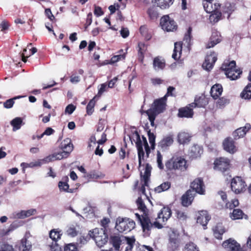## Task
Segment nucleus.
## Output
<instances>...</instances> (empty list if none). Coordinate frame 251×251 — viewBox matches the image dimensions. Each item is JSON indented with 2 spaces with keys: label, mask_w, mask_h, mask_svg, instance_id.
I'll return each instance as SVG.
<instances>
[{
  "label": "nucleus",
  "mask_w": 251,
  "mask_h": 251,
  "mask_svg": "<svg viewBox=\"0 0 251 251\" xmlns=\"http://www.w3.org/2000/svg\"><path fill=\"white\" fill-rule=\"evenodd\" d=\"M60 148L62 151L67 152L69 154L73 151V146L71 143V140L69 138H66L61 143Z\"/></svg>",
  "instance_id": "obj_26"
},
{
  "label": "nucleus",
  "mask_w": 251,
  "mask_h": 251,
  "mask_svg": "<svg viewBox=\"0 0 251 251\" xmlns=\"http://www.w3.org/2000/svg\"><path fill=\"white\" fill-rule=\"evenodd\" d=\"M90 239V237L88 236H81L79 237L78 242L79 244L81 245H84L87 243L88 240Z\"/></svg>",
  "instance_id": "obj_63"
},
{
  "label": "nucleus",
  "mask_w": 251,
  "mask_h": 251,
  "mask_svg": "<svg viewBox=\"0 0 251 251\" xmlns=\"http://www.w3.org/2000/svg\"><path fill=\"white\" fill-rule=\"evenodd\" d=\"M136 217L140 222L144 232H148L153 227L158 229L162 228L163 225L159 222L156 221L151 222L149 218L146 215H140L137 213L135 214Z\"/></svg>",
  "instance_id": "obj_5"
},
{
  "label": "nucleus",
  "mask_w": 251,
  "mask_h": 251,
  "mask_svg": "<svg viewBox=\"0 0 251 251\" xmlns=\"http://www.w3.org/2000/svg\"><path fill=\"white\" fill-rule=\"evenodd\" d=\"M165 166L169 170H177L182 172L186 171L188 167L187 161L181 156H173L166 162Z\"/></svg>",
  "instance_id": "obj_4"
},
{
  "label": "nucleus",
  "mask_w": 251,
  "mask_h": 251,
  "mask_svg": "<svg viewBox=\"0 0 251 251\" xmlns=\"http://www.w3.org/2000/svg\"><path fill=\"white\" fill-rule=\"evenodd\" d=\"M149 16L151 19H155L157 18L158 16V13L156 11V8L152 7L148 10V11Z\"/></svg>",
  "instance_id": "obj_54"
},
{
  "label": "nucleus",
  "mask_w": 251,
  "mask_h": 251,
  "mask_svg": "<svg viewBox=\"0 0 251 251\" xmlns=\"http://www.w3.org/2000/svg\"><path fill=\"white\" fill-rule=\"evenodd\" d=\"M222 92V85L219 84H215L211 88V96L214 99H217L221 95Z\"/></svg>",
  "instance_id": "obj_27"
},
{
  "label": "nucleus",
  "mask_w": 251,
  "mask_h": 251,
  "mask_svg": "<svg viewBox=\"0 0 251 251\" xmlns=\"http://www.w3.org/2000/svg\"><path fill=\"white\" fill-rule=\"evenodd\" d=\"M105 175L103 173L100 172L96 171H92L90 172L88 175L87 177L93 179H100L103 178Z\"/></svg>",
  "instance_id": "obj_42"
},
{
  "label": "nucleus",
  "mask_w": 251,
  "mask_h": 251,
  "mask_svg": "<svg viewBox=\"0 0 251 251\" xmlns=\"http://www.w3.org/2000/svg\"><path fill=\"white\" fill-rule=\"evenodd\" d=\"M138 57L139 59L142 62L144 58V54L146 52L147 50V46L146 45L140 42L138 44Z\"/></svg>",
  "instance_id": "obj_38"
},
{
  "label": "nucleus",
  "mask_w": 251,
  "mask_h": 251,
  "mask_svg": "<svg viewBox=\"0 0 251 251\" xmlns=\"http://www.w3.org/2000/svg\"><path fill=\"white\" fill-rule=\"evenodd\" d=\"M62 233V230L58 229H52L50 232V237L54 242H57L61 238Z\"/></svg>",
  "instance_id": "obj_34"
},
{
  "label": "nucleus",
  "mask_w": 251,
  "mask_h": 251,
  "mask_svg": "<svg viewBox=\"0 0 251 251\" xmlns=\"http://www.w3.org/2000/svg\"><path fill=\"white\" fill-rule=\"evenodd\" d=\"M214 235L215 238L218 239H222V235L225 232L224 230L222 227H219L218 226L215 227L213 229Z\"/></svg>",
  "instance_id": "obj_51"
},
{
  "label": "nucleus",
  "mask_w": 251,
  "mask_h": 251,
  "mask_svg": "<svg viewBox=\"0 0 251 251\" xmlns=\"http://www.w3.org/2000/svg\"><path fill=\"white\" fill-rule=\"evenodd\" d=\"M229 160L226 158L220 157L214 162V169L222 172L226 171L229 166Z\"/></svg>",
  "instance_id": "obj_12"
},
{
  "label": "nucleus",
  "mask_w": 251,
  "mask_h": 251,
  "mask_svg": "<svg viewBox=\"0 0 251 251\" xmlns=\"http://www.w3.org/2000/svg\"><path fill=\"white\" fill-rule=\"evenodd\" d=\"M50 251H60V248L56 242L52 243L51 245H50Z\"/></svg>",
  "instance_id": "obj_64"
},
{
  "label": "nucleus",
  "mask_w": 251,
  "mask_h": 251,
  "mask_svg": "<svg viewBox=\"0 0 251 251\" xmlns=\"http://www.w3.org/2000/svg\"><path fill=\"white\" fill-rule=\"evenodd\" d=\"M210 218L206 211H201L199 213V215L197 219V223L203 226L204 229H205V226L207 224V222L210 220Z\"/></svg>",
  "instance_id": "obj_21"
},
{
  "label": "nucleus",
  "mask_w": 251,
  "mask_h": 251,
  "mask_svg": "<svg viewBox=\"0 0 251 251\" xmlns=\"http://www.w3.org/2000/svg\"><path fill=\"white\" fill-rule=\"evenodd\" d=\"M221 39L217 33H213L211 36L209 42L206 45V48L209 49L213 47L214 46L220 43Z\"/></svg>",
  "instance_id": "obj_31"
},
{
  "label": "nucleus",
  "mask_w": 251,
  "mask_h": 251,
  "mask_svg": "<svg viewBox=\"0 0 251 251\" xmlns=\"http://www.w3.org/2000/svg\"><path fill=\"white\" fill-rule=\"evenodd\" d=\"M68 180V177L66 176L64 178V181H60L58 182V187L60 191H63L67 193L73 192V190L72 189H69V185L67 182Z\"/></svg>",
  "instance_id": "obj_28"
},
{
  "label": "nucleus",
  "mask_w": 251,
  "mask_h": 251,
  "mask_svg": "<svg viewBox=\"0 0 251 251\" xmlns=\"http://www.w3.org/2000/svg\"><path fill=\"white\" fill-rule=\"evenodd\" d=\"M191 188L196 193L203 195L205 192L204 185L202 180L200 178L195 179L191 184Z\"/></svg>",
  "instance_id": "obj_15"
},
{
  "label": "nucleus",
  "mask_w": 251,
  "mask_h": 251,
  "mask_svg": "<svg viewBox=\"0 0 251 251\" xmlns=\"http://www.w3.org/2000/svg\"><path fill=\"white\" fill-rule=\"evenodd\" d=\"M24 97L25 96H18L14 97V98H13L12 99L7 100L3 103L4 107L5 108H7V109H9V108H12L14 104L15 100L22 98Z\"/></svg>",
  "instance_id": "obj_40"
},
{
  "label": "nucleus",
  "mask_w": 251,
  "mask_h": 251,
  "mask_svg": "<svg viewBox=\"0 0 251 251\" xmlns=\"http://www.w3.org/2000/svg\"><path fill=\"white\" fill-rule=\"evenodd\" d=\"M229 103V100L224 97H222L219 99L216 102V106L219 108L222 109L224 108Z\"/></svg>",
  "instance_id": "obj_47"
},
{
  "label": "nucleus",
  "mask_w": 251,
  "mask_h": 251,
  "mask_svg": "<svg viewBox=\"0 0 251 251\" xmlns=\"http://www.w3.org/2000/svg\"><path fill=\"white\" fill-rule=\"evenodd\" d=\"M160 25L162 28L167 31H173L177 28L176 22L168 15L164 16L161 18Z\"/></svg>",
  "instance_id": "obj_9"
},
{
  "label": "nucleus",
  "mask_w": 251,
  "mask_h": 251,
  "mask_svg": "<svg viewBox=\"0 0 251 251\" xmlns=\"http://www.w3.org/2000/svg\"><path fill=\"white\" fill-rule=\"evenodd\" d=\"M31 248V245L27 243V241L26 238H23L21 240V246L20 250L22 251H29Z\"/></svg>",
  "instance_id": "obj_52"
},
{
  "label": "nucleus",
  "mask_w": 251,
  "mask_h": 251,
  "mask_svg": "<svg viewBox=\"0 0 251 251\" xmlns=\"http://www.w3.org/2000/svg\"><path fill=\"white\" fill-rule=\"evenodd\" d=\"M125 58V55L124 54H123V55L120 54V55H115L112 57V58L111 59V62L112 63H114L117 62L118 61H119V60L124 59Z\"/></svg>",
  "instance_id": "obj_62"
},
{
  "label": "nucleus",
  "mask_w": 251,
  "mask_h": 251,
  "mask_svg": "<svg viewBox=\"0 0 251 251\" xmlns=\"http://www.w3.org/2000/svg\"><path fill=\"white\" fill-rule=\"evenodd\" d=\"M154 3L161 9L168 8L173 3L174 0H154Z\"/></svg>",
  "instance_id": "obj_35"
},
{
  "label": "nucleus",
  "mask_w": 251,
  "mask_h": 251,
  "mask_svg": "<svg viewBox=\"0 0 251 251\" xmlns=\"http://www.w3.org/2000/svg\"><path fill=\"white\" fill-rule=\"evenodd\" d=\"M172 212L171 209L168 207H163L158 213L157 221L162 224V223L166 222L171 217Z\"/></svg>",
  "instance_id": "obj_16"
},
{
  "label": "nucleus",
  "mask_w": 251,
  "mask_h": 251,
  "mask_svg": "<svg viewBox=\"0 0 251 251\" xmlns=\"http://www.w3.org/2000/svg\"><path fill=\"white\" fill-rule=\"evenodd\" d=\"M221 69L225 72V75L230 80L237 79L242 72L240 69H237L235 61H226L223 64Z\"/></svg>",
  "instance_id": "obj_3"
},
{
  "label": "nucleus",
  "mask_w": 251,
  "mask_h": 251,
  "mask_svg": "<svg viewBox=\"0 0 251 251\" xmlns=\"http://www.w3.org/2000/svg\"><path fill=\"white\" fill-rule=\"evenodd\" d=\"M99 136L98 135V133H95L94 135L91 136L90 139V143L89 144V147L91 148L92 146V144L94 145H96L97 143V138H98Z\"/></svg>",
  "instance_id": "obj_60"
},
{
  "label": "nucleus",
  "mask_w": 251,
  "mask_h": 251,
  "mask_svg": "<svg viewBox=\"0 0 251 251\" xmlns=\"http://www.w3.org/2000/svg\"><path fill=\"white\" fill-rule=\"evenodd\" d=\"M222 246L229 251H245L235 240L231 239L224 242Z\"/></svg>",
  "instance_id": "obj_13"
},
{
  "label": "nucleus",
  "mask_w": 251,
  "mask_h": 251,
  "mask_svg": "<svg viewBox=\"0 0 251 251\" xmlns=\"http://www.w3.org/2000/svg\"><path fill=\"white\" fill-rule=\"evenodd\" d=\"M0 251H14L13 247L10 245L0 243Z\"/></svg>",
  "instance_id": "obj_55"
},
{
  "label": "nucleus",
  "mask_w": 251,
  "mask_h": 251,
  "mask_svg": "<svg viewBox=\"0 0 251 251\" xmlns=\"http://www.w3.org/2000/svg\"><path fill=\"white\" fill-rule=\"evenodd\" d=\"M223 145L224 150L230 153L233 154L237 151L234 141L231 138L225 139L223 141Z\"/></svg>",
  "instance_id": "obj_19"
},
{
  "label": "nucleus",
  "mask_w": 251,
  "mask_h": 251,
  "mask_svg": "<svg viewBox=\"0 0 251 251\" xmlns=\"http://www.w3.org/2000/svg\"><path fill=\"white\" fill-rule=\"evenodd\" d=\"M184 248L186 251H199V249L197 245L192 242L187 243Z\"/></svg>",
  "instance_id": "obj_50"
},
{
  "label": "nucleus",
  "mask_w": 251,
  "mask_h": 251,
  "mask_svg": "<svg viewBox=\"0 0 251 251\" xmlns=\"http://www.w3.org/2000/svg\"><path fill=\"white\" fill-rule=\"evenodd\" d=\"M126 238V237L120 236L119 235H112L110 236L109 242L116 251H119L120 250V245L122 243L125 242Z\"/></svg>",
  "instance_id": "obj_14"
},
{
  "label": "nucleus",
  "mask_w": 251,
  "mask_h": 251,
  "mask_svg": "<svg viewBox=\"0 0 251 251\" xmlns=\"http://www.w3.org/2000/svg\"><path fill=\"white\" fill-rule=\"evenodd\" d=\"M241 97L244 99L251 98V84H249L243 90L241 94Z\"/></svg>",
  "instance_id": "obj_39"
},
{
  "label": "nucleus",
  "mask_w": 251,
  "mask_h": 251,
  "mask_svg": "<svg viewBox=\"0 0 251 251\" xmlns=\"http://www.w3.org/2000/svg\"><path fill=\"white\" fill-rule=\"evenodd\" d=\"M243 213L239 209H235L233 210L230 217L233 220L240 219L243 218Z\"/></svg>",
  "instance_id": "obj_48"
},
{
  "label": "nucleus",
  "mask_w": 251,
  "mask_h": 251,
  "mask_svg": "<svg viewBox=\"0 0 251 251\" xmlns=\"http://www.w3.org/2000/svg\"><path fill=\"white\" fill-rule=\"evenodd\" d=\"M23 124V120L20 117H16L10 122V125L12 126L13 131L20 129Z\"/></svg>",
  "instance_id": "obj_36"
},
{
  "label": "nucleus",
  "mask_w": 251,
  "mask_h": 251,
  "mask_svg": "<svg viewBox=\"0 0 251 251\" xmlns=\"http://www.w3.org/2000/svg\"><path fill=\"white\" fill-rule=\"evenodd\" d=\"M136 203L138 209L144 213L146 209V206L141 198H138L136 201Z\"/></svg>",
  "instance_id": "obj_56"
},
{
  "label": "nucleus",
  "mask_w": 251,
  "mask_h": 251,
  "mask_svg": "<svg viewBox=\"0 0 251 251\" xmlns=\"http://www.w3.org/2000/svg\"><path fill=\"white\" fill-rule=\"evenodd\" d=\"M96 96L94 97L92 100H90L89 102L86 107V112L88 115H91L94 112V106L96 103Z\"/></svg>",
  "instance_id": "obj_43"
},
{
  "label": "nucleus",
  "mask_w": 251,
  "mask_h": 251,
  "mask_svg": "<svg viewBox=\"0 0 251 251\" xmlns=\"http://www.w3.org/2000/svg\"><path fill=\"white\" fill-rule=\"evenodd\" d=\"M173 139L171 136H167L162 139L158 144V147L165 150L173 143Z\"/></svg>",
  "instance_id": "obj_30"
},
{
  "label": "nucleus",
  "mask_w": 251,
  "mask_h": 251,
  "mask_svg": "<svg viewBox=\"0 0 251 251\" xmlns=\"http://www.w3.org/2000/svg\"><path fill=\"white\" fill-rule=\"evenodd\" d=\"M133 221L128 218H118L116 220L115 228L120 232H128L135 227Z\"/></svg>",
  "instance_id": "obj_8"
},
{
  "label": "nucleus",
  "mask_w": 251,
  "mask_h": 251,
  "mask_svg": "<svg viewBox=\"0 0 251 251\" xmlns=\"http://www.w3.org/2000/svg\"><path fill=\"white\" fill-rule=\"evenodd\" d=\"M202 152L203 149L201 146L194 145L191 148L189 155L191 158L195 159L200 157Z\"/></svg>",
  "instance_id": "obj_23"
},
{
  "label": "nucleus",
  "mask_w": 251,
  "mask_h": 251,
  "mask_svg": "<svg viewBox=\"0 0 251 251\" xmlns=\"http://www.w3.org/2000/svg\"><path fill=\"white\" fill-rule=\"evenodd\" d=\"M191 136L185 132H180L177 136L178 142L181 144H187L190 141Z\"/></svg>",
  "instance_id": "obj_32"
},
{
  "label": "nucleus",
  "mask_w": 251,
  "mask_h": 251,
  "mask_svg": "<svg viewBox=\"0 0 251 251\" xmlns=\"http://www.w3.org/2000/svg\"><path fill=\"white\" fill-rule=\"evenodd\" d=\"M108 86L105 83H103L100 85V87L99 89L97 96L100 97L104 92L107 90Z\"/></svg>",
  "instance_id": "obj_61"
},
{
  "label": "nucleus",
  "mask_w": 251,
  "mask_h": 251,
  "mask_svg": "<svg viewBox=\"0 0 251 251\" xmlns=\"http://www.w3.org/2000/svg\"><path fill=\"white\" fill-rule=\"evenodd\" d=\"M66 152H67L62 151V152L52 154V155L54 157V161L56 160H61L64 158L67 157L69 154Z\"/></svg>",
  "instance_id": "obj_53"
},
{
  "label": "nucleus",
  "mask_w": 251,
  "mask_h": 251,
  "mask_svg": "<svg viewBox=\"0 0 251 251\" xmlns=\"http://www.w3.org/2000/svg\"><path fill=\"white\" fill-rule=\"evenodd\" d=\"M41 165L48 163L50 162L54 161V157L52 154L49 155L42 159H40Z\"/></svg>",
  "instance_id": "obj_59"
},
{
  "label": "nucleus",
  "mask_w": 251,
  "mask_h": 251,
  "mask_svg": "<svg viewBox=\"0 0 251 251\" xmlns=\"http://www.w3.org/2000/svg\"><path fill=\"white\" fill-rule=\"evenodd\" d=\"M195 197L193 191H187L181 197V203L184 206L190 205L193 201Z\"/></svg>",
  "instance_id": "obj_18"
},
{
  "label": "nucleus",
  "mask_w": 251,
  "mask_h": 251,
  "mask_svg": "<svg viewBox=\"0 0 251 251\" xmlns=\"http://www.w3.org/2000/svg\"><path fill=\"white\" fill-rule=\"evenodd\" d=\"M78 232L76 226L74 225L68 226L66 230L67 234L72 237L76 236L77 235Z\"/></svg>",
  "instance_id": "obj_41"
},
{
  "label": "nucleus",
  "mask_w": 251,
  "mask_h": 251,
  "mask_svg": "<svg viewBox=\"0 0 251 251\" xmlns=\"http://www.w3.org/2000/svg\"><path fill=\"white\" fill-rule=\"evenodd\" d=\"M165 67V61L160 57H156L153 61V67L155 71L162 70Z\"/></svg>",
  "instance_id": "obj_25"
},
{
  "label": "nucleus",
  "mask_w": 251,
  "mask_h": 251,
  "mask_svg": "<svg viewBox=\"0 0 251 251\" xmlns=\"http://www.w3.org/2000/svg\"><path fill=\"white\" fill-rule=\"evenodd\" d=\"M203 8L205 12L210 14L209 19L211 23L218 22L221 17V12L219 11L220 5L215 0H203Z\"/></svg>",
  "instance_id": "obj_2"
},
{
  "label": "nucleus",
  "mask_w": 251,
  "mask_h": 251,
  "mask_svg": "<svg viewBox=\"0 0 251 251\" xmlns=\"http://www.w3.org/2000/svg\"><path fill=\"white\" fill-rule=\"evenodd\" d=\"M129 138L131 142L132 143L133 141L136 144L138 151L139 168L140 169L142 163L145 162V152L142 148V142L140 136L137 131H135Z\"/></svg>",
  "instance_id": "obj_7"
},
{
  "label": "nucleus",
  "mask_w": 251,
  "mask_h": 251,
  "mask_svg": "<svg viewBox=\"0 0 251 251\" xmlns=\"http://www.w3.org/2000/svg\"><path fill=\"white\" fill-rule=\"evenodd\" d=\"M208 104V100L207 98L204 96L196 98L195 100V102L190 104V106L192 107H204Z\"/></svg>",
  "instance_id": "obj_24"
},
{
  "label": "nucleus",
  "mask_w": 251,
  "mask_h": 251,
  "mask_svg": "<svg viewBox=\"0 0 251 251\" xmlns=\"http://www.w3.org/2000/svg\"><path fill=\"white\" fill-rule=\"evenodd\" d=\"M142 138V140H141V141L142 142V147L143 146L144 147L145 150V160L146 159H147L149 157V154L151 152V150L148 145V142H147L146 137H145L144 136H143Z\"/></svg>",
  "instance_id": "obj_45"
},
{
  "label": "nucleus",
  "mask_w": 251,
  "mask_h": 251,
  "mask_svg": "<svg viewBox=\"0 0 251 251\" xmlns=\"http://www.w3.org/2000/svg\"><path fill=\"white\" fill-rule=\"evenodd\" d=\"M148 134L149 136V142L151 145V147L152 149H154L155 146V136L154 135L153 133H151V131L148 132Z\"/></svg>",
  "instance_id": "obj_57"
},
{
  "label": "nucleus",
  "mask_w": 251,
  "mask_h": 251,
  "mask_svg": "<svg viewBox=\"0 0 251 251\" xmlns=\"http://www.w3.org/2000/svg\"><path fill=\"white\" fill-rule=\"evenodd\" d=\"M135 239L134 237H127L125 242H126L127 246L125 251H132L133 245L135 243Z\"/></svg>",
  "instance_id": "obj_46"
},
{
  "label": "nucleus",
  "mask_w": 251,
  "mask_h": 251,
  "mask_svg": "<svg viewBox=\"0 0 251 251\" xmlns=\"http://www.w3.org/2000/svg\"><path fill=\"white\" fill-rule=\"evenodd\" d=\"M171 187V183L168 181L164 182L154 189L155 192L159 193L168 190Z\"/></svg>",
  "instance_id": "obj_37"
},
{
  "label": "nucleus",
  "mask_w": 251,
  "mask_h": 251,
  "mask_svg": "<svg viewBox=\"0 0 251 251\" xmlns=\"http://www.w3.org/2000/svg\"><path fill=\"white\" fill-rule=\"evenodd\" d=\"M251 127V126L250 124H246L244 126L237 129L233 133L234 139H237L243 137Z\"/></svg>",
  "instance_id": "obj_22"
},
{
  "label": "nucleus",
  "mask_w": 251,
  "mask_h": 251,
  "mask_svg": "<svg viewBox=\"0 0 251 251\" xmlns=\"http://www.w3.org/2000/svg\"><path fill=\"white\" fill-rule=\"evenodd\" d=\"M36 212L35 209H30L27 210H22L15 214V217L19 219H24L31 215H34Z\"/></svg>",
  "instance_id": "obj_29"
},
{
  "label": "nucleus",
  "mask_w": 251,
  "mask_h": 251,
  "mask_svg": "<svg viewBox=\"0 0 251 251\" xmlns=\"http://www.w3.org/2000/svg\"><path fill=\"white\" fill-rule=\"evenodd\" d=\"M194 107L190 106V104L186 107L180 108L178 111V115L181 118H192L194 114L193 109Z\"/></svg>",
  "instance_id": "obj_20"
},
{
  "label": "nucleus",
  "mask_w": 251,
  "mask_h": 251,
  "mask_svg": "<svg viewBox=\"0 0 251 251\" xmlns=\"http://www.w3.org/2000/svg\"><path fill=\"white\" fill-rule=\"evenodd\" d=\"M156 161L158 168L160 170H163L164 167L163 163V156L159 151L157 152Z\"/></svg>",
  "instance_id": "obj_49"
},
{
  "label": "nucleus",
  "mask_w": 251,
  "mask_h": 251,
  "mask_svg": "<svg viewBox=\"0 0 251 251\" xmlns=\"http://www.w3.org/2000/svg\"><path fill=\"white\" fill-rule=\"evenodd\" d=\"M179 245L178 239V235L174 231L170 234V241L168 245V248L171 251H174L177 249Z\"/></svg>",
  "instance_id": "obj_17"
},
{
  "label": "nucleus",
  "mask_w": 251,
  "mask_h": 251,
  "mask_svg": "<svg viewBox=\"0 0 251 251\" xmlns=\"http://www.w3.org/2000/svg\"><path fill=\"white\" fill-rule=\"evenodd\" d=\"M182 50V44L180 42L176 43L175 44V48L174 52L172 54V57L175 60L178 59L180 57Z\"/></svg>",
  "instance_id": "obj_33"
},
{
  "label": "nucleus",
  "mask_w": 251,
  "mask_h": 251,
  "mask_svg": "<svg viewBox=\"0 0 251 251\" xmlns=\"http://www.w3.org/2000/svg\"><path fill=\"white\" fill-rule=\"evenodd\" d=\"M217 54L213 51H210L206 56L205 61L202 64V68L207 71L211 70L217 59Z\"/></svg>",
  "instance_id": "obj_11"
},
{
  "label": "nucleus",
  "mask_w": 251,
  "mask_h": 251,
  "mask_svg": "<svg viewBox=\"0 0 251 251\" xmlns=\"http://www.w3.org/2000/svg\"><path fill=\"white\" fill-rule=\"evenodd\" d=\"M89 236L95 240L99 248L102 247L108 241V235L104 228H95L90 232Z\"/></svg>",
  "instance_id": "obj_6"
},
{
  "label": "nucleus",
  "mask_w": 251,
  "mask_h": 251,
  "mask_svg": "<svg viewBox=\"0 0 251 251\" xmlns=\"http://www.w3.org/2000/svg\"><path fill=\"white\" fill-rule=\"evenodd\" d=\"M64 251H78V250L74 244L70 243L65 246Z\"/></svg>",
  "instance_id": "obj_58"
},
{
  "label": "nucleus",
  "mask_w": 251,
  "mask_h": 251,
  "mask_svg": "<svg viewBox=\"0 0 251 251\" xmlns=\"http://www.w3.org/2000/svg\"><path fill=\"white\" fill-rule=\"evenodd\" d=\"M166 101V99H165V97H164L160 99L155 100L152 104L151 108L148 110L144 111L142 109L140 110L142 114L146 113L147 114L152 126H154V121L156 116L165 110Z\"/></svg>",
  "instance_id": "obj_1"
},
{
  "label": "nucleus",
  "mask_w": 251,
  "mask_h": 251,
  "mask_svg": "<svg viewBox=\"0 0 251 251\" xmlns=\"http://www.w3.org/2000/svg\"><path fill=\"white\" fill-rule=\"evenodd\" d=\"M246 184L241 177L236 176L232 179L231 188L236 194H239L246 190Z\"/></svg>",
  "instance_id": "obj_10"
},
{
  "label": "nucleus",
  "mask_w": 251,
  "mask_h": 251,
  "mask_svg": "<svg viewBox=\"0 0 251 251\" xmlns=\"http://www.w3.org/2000/svg\"><path fill=\"white\" fill-rule=\"evenodd\" d=\"M151 167L148 164L146 165L144 175L143 176V179L144 180V184L147 185L148 183L149 177L150 176Z\"/></svg>",
  "instance_id": "obj_44"
}]
</instances>
